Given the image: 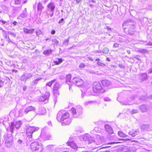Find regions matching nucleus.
Masks as SVG:
<instances>
[{"label": "nucleus", "instance_id": "nucleus-27", "mask_svg": "<svg viewBox=\"0 0 152 152\" xmlns=\"http://www.w3.org/2000/svg\"><path fill=\"white\" fill-rule=\"evenodd\" d=\"M52 52V50L51 49L47 50L44 51L43 54L45 55H49L50 53Z\"/></svg>", "mask_w": 152, "mask_h": 152}, {"label": "nucleus", "instance_id": "nucleus-61", "mask_svg": "<svg viewBox=\"0 0 152 152\" xmlns=\"http://www.w3.org/2000/svg\"><path fill=\"white\" fill-rule=\"evenodd\" d=\"M55 33V31L54 30H52L51 32V34L52 35L54 34Z\"/></svg>", "mask_w": 152, "mask_h": 152}, {"label": "nucleus", "instance_id": "nucleus-13", "mask_svg": "<svg viewBox=\"0 0 152 152\" xmlns=\"http://www.w3.org/2000/svg\"><path fill=\"white\" fill-rule=\"evenodd\" d=\"M12 138L10 137L8 139H6L5 142V145L7 147L10 148L11 147L12 144Z\"/></svg>", "mask_w": 152, "mask_h": 152}, {"label": "nucleus", "instance_id": "nucleus-60", "mask_svg": "<svg viewBox=\"0 0 152 152\" xmlns=\"http://www.w3.org/2000/svg\"><path fill=\"white\" fill-rule=\"evenodd\" d=\"M135 98V96L134 95H132L131 97V99L132 100H134Z\"/></svg>", "mask_w": 152, "mask_h": 152}, {"label": "nucleus", "instance_id": "nucleus-31", "mask_svg": "<svg viewBox=\"0 0 152 152\" xmlns=\"http://www.w3.org/2000/svg\"><path fill=\"white\" fill-rule=\"evenodd\" d=\"M71 78V75H66V83L68 82L69 83H71L70 80Z\"/></svg>", "mask_w": 152, "mask_h": 152}, {"label": "nucleus", "instance_id": "nucleus-29", "mask_svg": "<svg viewBox=\"0 0 152 152\" xmlns=\"http://www.w3.org/2000/svg\"><path fill=\"white\" fill-rule=\"evenodd\" d=\"M59 88V84L58 83H56L53 85V90H58Z\"/></svg>", "mask_w": 152, "mask_h": 152}, {"label": "nucleus", "instance_id": "nucleus-38", "mask_svg": "<svg viewBox=\"0 0 152 152\" xmlns=\"http://www.w3.org/2000/svg\"><path fill=\"white\" fill-rule=\"evenodd\" d=\"M69 37L68 39H65L63 42V44L65 45H67L69 43Z\"/></svg>", "mask_w": 152, "mask_h": 152}, {"label": "nucleus", "instance_id": "nucleus-16", "mask_svg": "<svg viewBox=\"0 0 152 152\" xmlns=\"http://www.w3.org/2000/svg\"><path fill=\"white\" fill-rule=\"evenodd\" d=\"M104 128L107 132L110 134H112L113 133V131L110 126L108 124H105Z\"/></svg>", "mask_w": 152, "mask_h": 152}, {"label": "nucleus", "instance_id": "nucleus-59", "mask_svg": "<svg viewBox=\"0 0 152 152\" xmlns=\"http://www.w3.org/2000/svg\"><path fill=\"white\" fill-rule=\"evenodd\" d=\"M119 143V142H111L110 143H107V145H110V144H114V143Z\"/></svg>", "mask_w": 152, "mask_h": 152}, {"label": "nucleus", "instance_id": "nucleus-14", "mask_svg": "<svg viewBox=\"0 0 152 152\" xmlns=\"http://www.w3.org/2000/svg\"><path fill=\"white\" fill-rule=\"evenodd\" d=\"M38 112L39 114L44 115L46 113V110L44 107L40 106L39 107Z\"/></svg>", "mask_w": 152, "mask_h": 152}, {"label": "nucleus", "instance_id": "nucleus-35", "mask_svg": "<svg viewBox=\"0 0 152 152\" xmlns=\"http://www.w3.org/2000/svg\"><path fill=\"white\" fill-rule=\"evenodd\" d=\"M36 35H37V36H39L41 34H42V31L39 30H37L36 31Z\"/></svg>", "mask_w": 152, "mask_h": 152}, {"label": "nucleus", "instance_id": "nucleus-2", "mask_svg": "<svg viewBox=\"0 0 152 152\" xmlns=\"http://www.w3.org/2000/svg\"><path fill=\"white\" fill-rule=\"evenodd\" d=\"M124 31L126 34L131 35L134 34L135 26L134 22L129 20L125 21L123 24Z\"/></svg>", "mask_w": 152, "mask_h": 152}, {"label": "nucleus", "instance_id": "nucleus-5", "mask_svg": "<svg viewBox=\"0 0 152 152\" xmlns=\"http://www.w3.org/2000/svg\"><path fill=\"white\" fill-rule=\"evenodd\" d=\"M82 108L80 106L77 107L76 108H72L71 109V111L74 118H77L82 113Z\"/></svg>", "mask_w": 152, "mask_h": 152}, {"label": "nucleus", "instance_id": "nucleus-64", "mask_svg": "<svg viewBox=\"0 0 152 152\" xmlns=\"http://www.w3.org/2000/svg\"><path fill=\"white\" fill-rule=\"evenodd\" d=\"M126 51L128 54H130L131 51L129 50H127Z\"/></svg>", "mask_w": 152, "mask_h": 152}, {"label": "nucleus", "instance_id": "nucleus-25", "mask_svg": "<svg viewBox=\"0 0 152 152\" xmlns=\"http://www.w3.org/2000/svg\"><path fill=\"white\" fill-rule=\"evenodd\" d=\"M148 78L147 75L146 73H143L141 75V79L142 80H145Z\"/></svg>", "mask_w": 152, "mask_h": 152}, {"label": "nucleus", "instance_id": "nucleus-52", "mask_svg": "<svg viewBox=\"0 0 152 152\" xmlns=\"http://www.w3.org/2000/svg\"><path fill=\"white\" fill-rule=\"evenodd\" d=\"M58 61L59 62V63H61L62 62L63 60L62 58H58Z\"/></svg>", "mask_w": 152, "mask_h": 152}, {"label": "nucleus", "instance_id": "nucleus-41", "mask_svg": "<svg viewBox=\"0 0 152 152\" xmlns=\"http://www.w3.org/2000/svg\"><path fill=\"white\" fill-rule=\"evenodd\" d=\"M147 72L148 74L152 73V67H151L148 69Z\"/></svg>", "mask_w": 152, "mask_h": 152}, {"label": "nucleus", "instance_id": "nucleus-62", "mask_svg": "<svg viewBox=\"0 0 152 152\" xmlns=\"http://www.w3.org/2000/svg\"><path fill=\"white\" fill-rule=\"evenodd\" d=\"M88 58L90 60V61H93V58L92 57H89Z\"/></svg>", "mask_w": 152, "mask_h": 152}, {"label": "nucleus", "instance_id": "nucleus-18", "mask_svg": "<svg viewBox=\"0 0 152 152\" xmlns=\"http://www.w3.org/2000/svg\"><path fill=\"white\" fill-rule=\"evenodd\" d=\"M67 143L68 145L70 146L73 149L75 150L77 149V146L74 142H68Z\"/></svg>", "mask_w": 152, "mask_h": 152}, {"label": "nucleus", "instance_id": "nucleus-43", "mask_svg": "<svg viewBox=\"0 0 152 152\" xmlns=\"http://www.w3.org/2000/svg\"><path fill=\"white\" fill-rule=\"evenodd\" d=\"M85 65L83 63H81L79 65V67L80 68H83L85 67Z\"/></svg>", "mask_w": 152, "mask_h": 152}, {"label": "nucleus", "instance_id": "nucleus-30", "mask_svg": "<svg viewBox=\"0 0 152 152\" xmlns=\"http://www.w3.org/2000/svg\"><path fill=\"white\" fill-rule=\"evenodd\" d=\"M136 151V149L135 147H132L129 149L127 152H135Z\"/></svg>", "mask_w": 152, "mask_h": 152}, {"label": "nucleus", "instance_id": "nucleus-11", "mask_svg": "<svg viewBox=\"0 0 152 152\" xmlns=\"http://www.w3.org/2000/svg\"><path fill=\"white\" fill-rule=\"evenodd\" d=\"M104 141V138L101 137L99 135L96 136V139L93 143V144H96L97 145H100L102 144Z\"/></svg>", "mask_w": 152, "mask_h": 152}, {"label": "nucleus", "instance_id": "nucleus-28", "mask_svg": "<svg viewBox=\"0 0 152 152\" xmlns=\"http://www.w3.org/2000/svg\"><path fill=\"white\" fill-rule=\"evenodd\" d=\"M109 51V50L108 48H105L102 50V53L104 54H107Z\"/></svg>", "mask_w": 152, "mask_h": 152}, {"label": "nucleus", "instance_id": "nucleus-63", "mask_svg": "<svg viewBox=\"0 0 152 152\" xmlns=\"http://www.w3.org/2000/svg\"><path fill=\"white\" fill-rule=\"evenodd\" d=\"M22 140H19L18 141V142L19 143V144H21L22 143Z\"/></svg>", "mask_w": 152, "mask_h": 152}, {"label": "nucleus", "instance_id": "nucleus-53", "mask_svg": "<svg viewBox=\"0 0 152 152\" xmlns=\"http://www.w3.org/2000/svg\"><path fill=\"white\" fill-rule=\"evenodd\" d=\"M10 34L14 36L15 37L16 36V34L15 33L12 32H10L9 33Z\"/></svg>", "mask_w": 152, "mask_h": 152}, {"label": "nucleus", "instance_id": "nucleus-12", "mask_svg": "<svg viewBox=\"0 0 152 152\" xmlns=\"http://www.w3.org/2000/svg\"><path fill=\"white\" fill-rule=\"evenodd\" d=\"M50 95L49 92H47L45 93L44 96H40L39 99V100L40 102H44L48 99Z\"/></svg>", "mask_w": 152, "mask_h": 152}, {"label": "nucleus", "instance_id": "nucleus-37", "mask_svg": "<svg viewBox=\"0 0 152 152\" xmlns=\"http://www.w3.org/2000/svg\"><path fill=\"white\" fill-rule=\"evenodd\" d=\"M94 102L93 101L87 102L84 103V104L85 106H87L89 104H91L93 103Z\"/></svg>", "mask_w": 152, "mask_h": 152}, {"label": "nucleus", "instance_id": "nucleus-44", "mask_svg": "<svg viewBox=\"0 0 152 152\" xmlns=\"http://www.w3.org/2000/svg\"><path fill=\"white\" fill-rule=\"evenodd\" d=\"M97 64L98 65L102 66H105V65L104 64L99 62H98L97 63Z\"/></svg>", "mask_w": 152, "mask_h": 152}, {"label": "nucleus", "instance_id": "nucleus-33", "mask_svg": "<svg viewBox=\"0 0 152 152\" xmlns=\"http://www.w3.org/2000/svg\"><path fill=\"white\" fill-rule=\"evenodd\" d=\"M42 79V78H38L35 79L33 81V83L34 85H36L38 83V82L39 80Z\"/></svg>", "mask_w": 152, "mask_h": 152}, {"label": "nucleus", "instance_id": "nucleus-40", "mask_svg": "<svg viewBox=\"0 0 152 152\" xmlns=\"http://www.w3.org/2000/svg\"><path fill=\"white\" fill-rule=\"evenodd\" d=\"M52 42L54 44L58 45V44L59 42L57 39H55L52 40Z\"/></svg>", "mask_w": 152, "mask_h": 152}, {"label": "nucleus", "instance_id": "nucleus-7", "mask_svg": "<svg viewBox=\"0 0 152 152\" xmlns=\"http://www.w3.org/2000/svg\"><path fill=\"white\" fill-rule=\"evenodd\" d=\"M47 10L51 12L49 15L50 17H52L53 15V12L55 8L54 3L53 2H51L49 3L47 6Z\"/></svg>", "mask_w": 152, "mask_h": 152}, {"label": "nucleus", "instance_id": "nucleus-54", "mask_svg": "<svg viewBox=\"0 0 152 152\" xmlns=\"http://www.w3.org/2000/svg\"><path fill=\"white\" fill-rule=\"evenodd\" d=\"M54 63L55 64L57 65H59L61 64L60 63H59L58 61H54Z\"/></svg>", "mask_w": 152, "mask_h": 152}, {"label": "nucleus", "instance_id": "nucleus-17", "mask_svg": "<svg viewBox=\"0 0 152 152\" xmlns=\"http://www.w3.org/2000/svg\"><path fill=\"white\" fill-rule=\"evenodd\" d=\"M139 132V130L137 129L135 131L133 130L130 131L129 132V135L132 136L133 137H134L138 134Z\"/></svg>", "mask_w": 152, "mask_h": 152}, {"label": "nucleus", "instance_id": "nucleus-22", "mask_svg": "<svg viewBox=\"0 0 152 152\" xmlns=\"http://www.w3.org/2000/svg\"><path fill=\"white\" fill-rule=\"evenodd\" d=\"M27 13L26 8H25L24 10L20 14V16L23 18H26L27 16Z\"/></svg>", "mask_w": 152, "mask_h": 152}, {"label": "nucleus", "instance_id": "nucleus-26", "mask_svg": "<svg viewBox=\"0 0 152 152\" xmlns=\"http://www.w3.org/2000/svg\"><path fill=\"white\" fill-rule=\"evenodd\" d=\"M44 8V7L42 6V4L39 2L37 5V10L38 11H41Z\"/></svg>", "mask_w": 152, "mask_h": 152}, {"label": "nucleus", "instance_id": "nucleus-51", "mask_svg": "<svg viewBox=\"0 0 152 152\" xmlns=\"http://www.w3.org/2000/svg\"><path fill=\"white\" fill-rule=\"evenodd\" d=\"M145 46H152V43L151 42H149L145 44Z\"/></svg>", "mask_w": 152, "mask_h": 152}, {"label": "nucleus", "instance_id": "nucleus-55", "mask_svg": "<svg viewBox=\"0 0 152 152\" xmlns=\"http://www.w3.org/2000/svg\"><path fill=\"white\" fill-rule=\"evenodd\" d=\"M107 29L108 30H110L111 31L113 30V29L110 28L109 27H107Z\"/></svg>", "mask_w": 152, "mask_h": 152}, {"label": "nucleus", "instance_id": "nucleus-57", "mask_svg": "<svg viewBox=\"0 0 152 152\" xmlns=\"http://www.w3.org/2000/svg\"><path fill=\"white\" fill-rule=\"evenodd\" d=\"M64 19L63 18H62L58 22L59 23H61L64 22Z\"/></svg>", "mask_w": 152, "mask_h": 152}, {"label": "nucleus", "instance_id": "nucleus-39", "mask_svg": "<svg viewBox=\"0 0 152 152\" xmlns=\"http://www.w3.org/2000/svg\"><path fill=\"white\" fill-rule=\"evenodd\" d=\"M138 110L136 109H133V110L131 112V113L133 114H136L138 113Z\"/></svg>", "mask_w": 152, "mask_h": 152}, {"label": "nucleus", "instance_id": "nucleus-46", "mask_svg": "<svg viewBox=\"0 0 152 152\" xmlns=\"http://www.w3.org/2000/svg\"><path fill=\"white\" fill-rule=\"evenodd\" d=\"M139 51L142 53H145L147 52V50L145 49H142L141 50H139Z\"/></svg>", "mask_w": 152, "mask_h": 152}, {"label": "nucleus", "instance_id": "nucleus-24", "mask_svg": "<svg viewBox=\"0 0 152 152\" xmlns=\"http://www.w3.org/2000/svg\"><path fill=\"white\" fill-rule=\"evenodd\" d=\"M118 135L121 137H127L128 136L127 135H126L125 134L123 133V132L121 131H119L118 132Z\"/></svg>", "mask_w": 152, "mask_h": 152}, {"label": "nucleus", "instance_id": "nucleus-3", "mask_svg": "<svg viewBox=\"0 0 152 152\" xmlns=\"http://www.w3.org/2000/svg\"><path fill=\"white\" fill-rule=\"evenodd\" d=\"M30 149L32 152H42L43 150L42 146L37 141L31 144Z\"/></svg>", "mask_w": 152, "mask_h": 152}, {"label": "nucleus", "instance_id": "nucleus-9", "mask_svg": "<svg viewBox=\"0 0 152 152\" xmlns=\"http://www.w3.org/2000/svg\"><path fill=\"white\" fill-rule=\"evenodd\" d=\"M32 75L31 73H26L23 74L20 77V80L22 81L26 82L27 79L31 78Z\"/></svg>", "mask_w": 152, "mask_h": 152}, {"label": "nucleus", "instance_id": "nucleus-8", "mask_svg": "<svg viewBox=\"0 0 152 152\" xmlns=\"http://www.w3.org/2000/svg\"><path fill=\"white\" fill-rule=\"evenodd\" d=\"M20 122L21 121H18L11 123L10 127V130L12 134L13 132L14 127H15L16 129L19 128L20 126Z\"/></svg>", "mask_w": 152, "mask_h": 152}, {"label": "nucleus", "instance_id": "nucleus-19", "mask_svg": "<svg viewBox=\"0 0 152 152\" xmlns=\"http://www.w3.org/2000/svg\"><path fill=\"white\" fill-rule=\"evenodd\" d=\"M44 140H49L50 136L49 134H46L45 135L43 134H41L40 136Z\"/></svg>", "mask_w": 152, "mask_h": 152}, {"label": "nucleus", "instance_id": "nucleus-1", "mask_svg": "<svg viewBox=\"0 0 152 152\" xmlns=\"http://www.w3.org/2000/svg\"><path fill=\"white\" fill-rule=\"evenodd\" d=\"M69 113L65 112L64 110L59 111L57 115L56 119L59 122H61L62 126L68 125L71 122L69 119Z\"/></svg>", "mask_w": 152, "mask_h": 152}, {"label": "nucleus", "instance_id": "nucleus-42", "mask_svg": "<svg viewBox=\"0 0 152 152\" xmlns=\"http://www.w3.org/2000/svg\"><path fill=\"white\" fill-rule=\"evenodd\" d=\"M20 0H15V4L17 5L20 4L21 3Z\"/></svg>", "mask_w": 152, "mask_h": 152}, {"label": "nucleus", "instance_id": "nucleus-23", "mask_svg": "<svg viewBox=\"0 0 152 152\" xmlns=\"http://www.w3.org/2000/svg\"><path fill=\"white\" fill-rule=\"evenodd\" d=\"M140 109L141 111L143 112H146L147 111V108L145 105H141L140 107Z\"/></svg>", "mask_w": 152, "mask_h": 152}, {"label": "nucleus", "instance_id": "nucleus-4", "mask_svg": "<svg viewBox=\"0 0 152 152\" xmlns=\"http://www.w3.org/2000/svg\"><path fill=\"white\" fill-rule=\"evenodd\" d=\"M93 89L94 91L97 93H103L104 90L102 87L100 83L99 82H94Z\"/></svg>", "mask_w": 152, "mask_h": 152}, {"label": "nucleus", "instance_id": "nucleus-20", "mask_svg": "<svg viewBox=\"0 0 152 152\" xmlns=\"http://www.w3.org/2000/svg\"><path fill=\"white\" fill-rule=\"evenodd\" d=\"M102 83L103 86L107 87L110 85V82L107 80H104L102 81Z\"/></svg>", "mask_w": 152, "mask_h": 152}, {"label": "nucleus", "instance_id": "nucleus-56", "mask_svg": "<svg viewBox=\"0 0 152 152\" xmlns=\"http://www.w3.org/2000/svg\"><path fill=\"white\" fill-rule=\"evenodd\" d=\"M0 22H1L4 24H5L7 23L6 21L2 20H0Z\"/></svg>", "mask_w": 152, "mask_h": 152}, {"label": "nucleus", "instance_id": "nucleus-47", "mask_svg": "<svg viewBox=\"0 0 152 152\" xmlns=\"http://www.w3.org/2000/svg\"><path fill=\"white\" fill-rule=\"evenodd\" d=\"M140 56L137 55L134 56L133 58L139 60Z\"/></svg>", "mask_w": 152, "mask_h": 152}, {"label": "nucleus", "instance_id": "nucleus-34", "mask_svg": "<svg viewBox=\"0 0 152 152\" xmlns=\"http://www.w3.org/2000/svg\"><path fill=\"white\" fill-rule=\"evenodd\" d=\"M55 80H53L49 82L46 83V86H48L49 87H51L53 83L55 81Z\"/></svg>", "mask_w": 152, "mask_h": 152}, {"label": "nucleus", "instance_id": "nucleus-6", "mask_svg": "<svg viewBox=\"0 0 152 152\" xmlns=\"http://www.w3.org/2000/svg\"><path fill=\"white\" fill-rule=\"evenodd\" d=\"M39 129L38 127L29 126L27 127L26 129V134L27 137L30 138L32 137L33 133L35 131H37Z\"/></svg>", "mask_w": 152, "mask_h": 152}, {"label": "nucleus", "instance_id": "nucleus-58", "mask_svg": "<svg viewBox=\"0 0 152 152\" xmlns=\"http://www.w3.org/2000/svg\"><path fill=\"white\" fill-rule=\"evenodd\" d=\"M17 22L16 21H14L12 23V24L14 26H15L17 25Z\"/></svg>", "mask_w": 152, "mask_h": 152}, {"label": "nucleus", "instance_id": "nucleus-50", "mask_svg": "<svg viewBox=\"0 0 152 152\" xmlns=\"http://www.w3.org/2000/svg\"><path fill=\"white\" fill-rule=\"evenodd\" d=\"M119 47V45L117 43H115L113 45V47L114 48H118Z\"/></svg>", "mask_w": 152, "mask_h": 152}, {"label": "nucleus", "instance_id": "nucleus-45", "mask_svg": "<svg viewBox=\"0 0 152 152\" xmlns=\"http://www.w3.org/2000/svg\"><path fill=\"white\" fill-rule=\"evenodd\" d=\"M35 29H29L28 34H32L33 33Z\"/></svg>", "mask_w": 152, "mask_h": 152}, {"label": "nucleus", "instance_id": "nucleus-32", "mask_svg": "<svg viewBox=\"0 0 152 152\" xmlns=\"http://www.w3.org/2000/svg\"><path fill=\"white\" fill-rule=\"evenodd\" d=\"M53 93L54 96H56L59 95L58 90H53Z\"/></svg>", "mask_w": 152, "mask_h": 152}, {"label": "nucleus", "instance_id": "nucleus-36", "mask_svg": "<svg viewBox=\"0 0 152 152\" xmlns=\"http://www.w3.org/2000/svg\"><path fill=\"white\" fill-rule=\"evenodd\" d=\"M83 140L86 141L88 140L89 139V137L88 135H85L83 136Z\"/></svg>", "mask_w": 152, "mask_h": 152}, {"label": "nucleus", "instance_id": "nucleus-21", "mask_svg": "<svg viewBox=\"0 0 152 152\" xmlns=\"http://www.w3.org/2000/svg\"><path fill=\"white\" fill-rule=\"evenodd\" d=\"M141 129L142 131H147L149 129V125L148 124L145 125L143 124L141 126Z\"/></svg>", "mask_w": 152, "mask_h": 152}, {"label": "nucleus", "instance_id": "nucleus-10", "mask_svg": "<svg viewBox=\"0 0 152 152\" xmlns=\"http://www.w3.org/2000/svg\"><path fill=\"white\" fill-rule=\"evenodd\" d=\"M72 82L78 86H81L83 83V81L82 79L77 77L73 78Z\"/></svg>", "mask_w": 152, "mask_h": 152}, {"label": "nucleus", "instance_id": "nucleus-49", "mask_svg": "<svg viewBox=\"0 0 152 152\" xmlns=\"http://www.w3.org/2000/svg\"><path fill=\"white\" fill-rule=\"evenodd\" d=\"M28 30L29 29L26 28H23V31L24 32L27 34H28Z\"/></svg>", "mask_w": 152, "mask_h": 152}, {"label": "nucleus", "instance_id": "nucleus-15", "mask_svg": "<svg viewBox=\"0 0 152 152\" xmlns=\"http://www.w3.org/2000/svg\"><path fill=\"white\" fill-rule=\"evenodd\" d=\"M36 110V109L35 107L32 106H30L27 107L25 109L24 111V113L26 114H27L29 112L31 111H35Z\"/></svg>", "mask_w": 152, "mask_h": 152}, {"label": "nucleus", "instance_id": "nucleus-48", "mask_svg": "<svg viewBox=\"0 0 152 152\" xmlns=\"http://www.w3.org/2000/svg\"><path fill=\"white\" fill-rule=\"evenodd\" d=\"M104 100L105 101H110L111 100L108 97H106L104 98Z\"/></svg>", "mask_w": 152, "mask_h": 152}]
</instances>
